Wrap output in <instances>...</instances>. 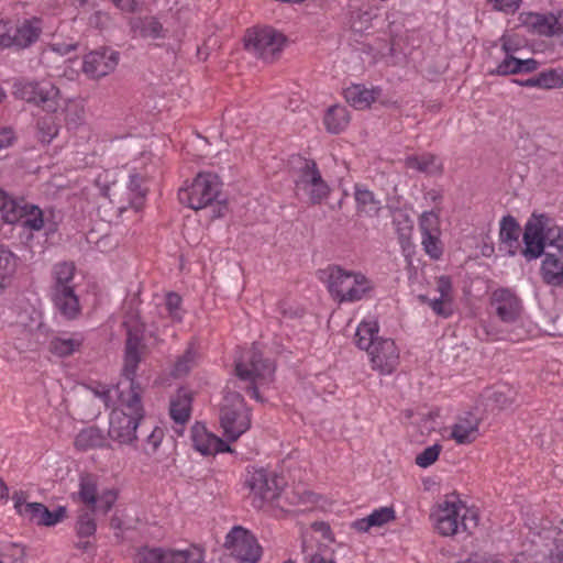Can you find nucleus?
<instances>
[{
    "label": "nucleus",
    "instance_id": "obj_1",
    "mask_svg": "<svg viewBox=\"0 0 563 563\" xmlns=\"http://www.w3.org/2000/svg\"><path fill=\"white\" fill-rule=\"evenodd\" d=\"M141 341L137 334L128 330V340L122 372L123 379L115 386H101L96 395L107 407H113L109 416V438L121 444L132 445L137 440V429L145 416L142 405V389L135 382L140 355Z\"/></svg>",
    "mask_w": 563,
    "mask_h": 563
},
{
    "label": "nucleus",
    "instance_id": "obj_2",
    "mask_svg": "<svg viewBox=\"0 0 563 563\" xmlns=\"http://www.w3.org/2000/svg\"><path fill=\"white\" fill-rule=\"evenodd\" d=\"M434 529L443 537H452L462 531L472 533L478 526L477 509L468 507L459 496L448 495L431 512Z\"/></svg>",
    "mask_w": 563,
    "mask_h": 563
},
{
    "label": "nucleus",
    "instance_id": "obj_3",
    "mask_svg": "<svg viewBox=\"0 0 563 563\" xmlns=\"http://www.w3.org/2000/svg\"><path fill=\"white\" fill-rule=\"evenodd\" d=\"M523 242L522 254L528 261L540 257L547 244L563 253V229L544 214H533L526 223Z\"/></svg>",
    "mask_w": 563,
    "mask_h": 563
},
{
    "label": "nucleus",
    "instance_id": "obj_4",
    "mask_svg": "<svg viewBox=\"0 0 563 563\" xmlns=\"http://www.w3.org/2000/svg\"><path fill=\"white\" fill-rule=\"evenodd\" d=\"M13 95L15 98L32 103L49 113L67 110L71 102L62 96L57 86L46 79L15 82L13 86Z\"/></svg>",
    "mask_w": 563,
    "mask_h": 563
},
{
    "label": "nucleus",
    "instance_id": "obj_5",
    "mask_svg": "<svg viewBox=\"0 0 563 563\" xmlns=\"http://www.w3.org/2000/svg\"><path fill=\"white\" fill-rule=\"evenodd\" d=\"M327 287L339 302H354L363 299L371 291L372 283L360 272L333 266L328 271Z\"/></svg>",
    "mask_w": 563,
    "mask_h": 563
},
{
    "label": "nucleus",
    "instance_id": "obj_6",
    "mask_svg": "<svg viewBox=\"0 0 563 563\" xmlns=\"http://www.w3.org/2000/svg\"><path fill=\"white\" fill-rule=\"evenodd\" d=\"M235 372L241 380L249 382L247 388L251 396L261 401L257 387L268 383L275 372L272 362L262 358V353L256 345L251 346L242 353L235 364Z\"/></svg>",
    "mask_w": 563,
    "mask_h": 563
},
{
    "label": "nucleus",
    "instance_id": "obj_7",
    "mask_svg": "<svg viewBox=\"0 0 563 563\" xmlns=\"http://www.w3.org/2000/svg\"><path fill=\"white\" fill-rule=\"evenodd\" d=\"M251 412L238 393H227L220 406V426L227 441L234 442L251 428Z\"/></svg>",
    "mask_w": 563,
    "mask_h": 563
},
{
    "label": "nucleus",
    "instance_id": "obj_8",
    "mask_svg": "<svg viewBox=\"0 0 563 563\" xmlns=\"http://www.w3.org/2000/svg\"><path fill=\"white\" fill-rule=\"evenodd\" d=\"M222 183L209 172L199 173L189 184L178 191L179 201L192 210H201L210 206L220 195Z\"/></svg>",
    "mask_w": 563,
    "mask_h": 563
},
{
    "label": "nucleus",
    "instance_id": "obj_9",
    "mask_svg": "<svg viewBox=\"0 0 563 563\" xmlns=\"http://www.w3.org/2000/svg\"><path fill=\"white\" fill-rule=\"evenodd\" d=\"M11 500L15 514L23 520L37 526L54 527L66 517L65 507H57L49 510L44 504L30 501V494L24 489H16L12 493Z\"/></svg>",
    "mask_w": 563,
    "mask_h": 563
},
{
    "label": "nucleus",
    "instance_id": "obj_10",
    "mask_svg": "<svg viewBox=\"0 0 563 563\" xmlns=\"http://www.w3.org/2000/svg\"><path fill=\"white\" fill-rule=\"evenodd\" d=\"M0 212L4 222L13 224L21 222L26 229L38 231L44 225L43 211L35 205L24 200L13 199L0 189Z\"/></svg>",
    "mask_w": 563,
    "mask_h": 563
},
{
    "label": "nucleus",
    "instance_id": "obj_11",
    "mask_svg": "<svg viewBox=\"0 0 563 563\" xmlns=\"http://www.w3.org/2000/svg\"><path fill=\"white\" fill-rule=\"evenodd\" d=\"M245 47L257 57L272 62L284 48L285 36L273 27L250 30L245 35Z\"/></svg>",
    "mask_w": 563,
    "mask_h": 563
},
{
    "label": "nucleus",
    "instance_id": "obj_12",
    "mask_svg": "<svg viewBox=\"0 0 563 563\" xmlns=\"http://www.w3.org/2000/svg\"><path fill=\"white\" fill-rule=\"evenodd\" d=\"M245 485L253 496V506L262 508L265 503L277 498L282 490V479L265 468H253L247 472Z\"/></svg>",
    "mask_w": 563,
    "mask_h": 563
},
{
    "label": "nucleus",
    "instance_id": "obj_13",
    "mask_svg": "<svg viewBox=\"0 0 563 563\" xmlns=\"http://www.w3.org/2000/svg\"><path fill=\"white\" fill-rule=\"evenodd\" d=\"M26 319V314H20L19 321L10 329V336L20 352L37 349L46 342L47 338V329L38 313L30 317V323L25 322Z\"/></svg>",
    "mask_w": 563,
    "mask_h": 563
},
{
    "label": "nucleus",
    "instance_id": "obj_14",
    "mask_svg": "<svg viewBox=\"0 0 563 563\" xmlns=\"http://www.w3.org/2000/svg\"><path fill=\"white\" fill-rule=\"evenodd\" d=\"M139 563H203L205 552L197 545L183 550L144 547L137 551Z\"/></svg>",
    "mask_w": 563,
    "mask_h": 563
},
{
    "label": "nucleus",
    "instance_id": "obj_15",
    "mask_svg": "<svg viewBox=\"0 0 563 563\" xmlns=\"http://www.w3.org/2000/svg\"><path fill=\"white\" fill-rule=\"evenodd\" d=\"M295 186L297 191L305 194L312 203H320L330 195V187L313 161H301Z\"/></svg>",
    "mask_w": 563,
    "mask_h": 563
},
{
    "label": "nucleus",
    "instance_id": "obj_16",
    "mask_svg": "<svg viewBox=\"0 0 563 563\" xmlns=\"http://www.w3.org/2000/svg\"><path fill=\"white\" fill-rule=\"evenodd\" d=\"M225 548L242 563H257L262 556L256 538L241 526L233 527L227 534Z\"/></svg>",
    "mask_w": 563,
    "mask_h": 563
},
{
    "label": "nucleus",
    "instance_id": "obj_17",
    "mask_svg": "<svg viewBox=\"0 0 563 563\" xmlns=\"http://www.w3.org/2000/svg\"><path fill=\"white\" fill-rule=\"evenodd\" d=\"M366 352L372 369L380 375L393 374L399 365L400 351L391 339L376 340V344L366 350Z\"/></svg>",
    "mask_w": 563,
    "mask_h": 563
},
{
    "label": "nucleus",
    "instance_id": "obj_18",
    "mask_svg": "<svg viewBox=\"0 0 563 563\" xmlns=\"http://www.w3.org/2000/svg\"><path fill=\"white\" fill-rule=\"evenodd\" d=\"M119 63V53L102 48L93 51L84 57L82 71L92 79L104 77L112 73Z\"/></svg>",
    "mask_w": 563,
    "mask_h": 563
},
{
    "label": "nucleus",
    "instance_id": "obj_19",
    "mask_svg": "<svg viewBox=\"0 0 563 563\" xmlns=\"http://www.w3.org/2000/svg\"><path fill=\"white\" fill-rule=\"evenodd\" d=\"M492 306L504 323H516L522 312L521 300L508 288H498L492 294Z\"/></svg>",
    "mask_w": 563,
    "mask_h": 563
},
{
    "label": "nucleus",
    "instance_id": "obj_20",
    "mask_svg": "<svg viewBox=\"0 0 563 563\" xmlns=\"http://www.w3.org/2000/svg\"><path fill=\"white\" fill-rule=\"evenodd\" d=\"M190 439L192 448L201 455H214L218 453L232 452L231 446L218 435L208 431L205 424L195 423L191 427Z\"/></svg>",
    "mask_w": 563,
    "mask_h": 563
},
{
    "label": "nucleus",
    "instance_id": "obj_21",
    "mask_svg": "<svg viewBox=\"0 0 563 563\" xmlns=\"http://www.w3.org/2000/svg\"><path fill=\"white\" fill-rule=\"evenodd\" d=\"M478 424V419L472 413L460 417L449 428V439L453 440L459 445L470 444L474 442L479 434Z\"/></svg>",
    "mask_w": 563,
    "mask_h": 563
},
{
    "label": "nucleus",
    "instance_id": "obj_22",
    "mask_svg": "<svg viewBox=\"0 0 563 563\" xmlns=\"http://www.w3.org/2000/svg\"><path fill=\"white\" fill-rule=\"evenodd\" d=\"M382 89L379 87H366L362 84H353L344 89L346 102L357 110L369 108L379 100Z\"/></svg>",
    "mask_w": 563,
    "mask_h": 563
},
{
    "label": "nucleus",
    "instance_id": "obj_23",
    "mask_svg": "<svg viewBox=\"0 0 563 563\" xmlns=\"http://www.w3.org/2000/svg\"><path fill=\"white\" fill-rule=\"evenodd\" d=\"M396 511L391 506H384L374 509L368 516L354 520L351 528L358 533H366L372 528H382L394 521Z\"/></svg>",
    "mask_w": 563,
    "mask_h": 563
},
{
    "label": "nucleus",
    "instance_id": "obj_24",
    "mask_svg": "<svg viewBox=\"0 0 563 563\" xmlns=\"http://www.w3.org/2000/svg\"><path fill=\"white\" fill-rule=\"evenodd\" d=\"M52 299L58 312L66 319H76L80 313V305L74 289L52 290Z\"/></svg>",
    "mask_w": 563,
    "mask_h": 563
},
{
    "label": "nucleus",
    "instance_id": "obj_25",
    "mask_svg": "<svg viewBox=\"0 0 563 563\" xmlns=\"http://www.w3.org/2000/svg\"><path fill=\"white\" fill-rule=\"evenodd\" d=\"M74 445L78 451H89L93 449L107 448L110 444L101 429L97 427H87L80 430L74 440Z\"/></svg>",
    "mask_w": 563,
    "mask_h": 563
},
{
    "label": "nucleus",
    "instance_id": "obj_26",
    "mask_svg": "<svg viewBox=\"0 0 563 563\" xmlns=\"http://www.w3.org/2000/svg\"><path fill=\"white\" fill-rule=\"evenodd\" d=\"M42 32V21L37 18L25 19L15 24L14 46L20 48L29 47L40 36Z\"/></svg>",
    "mask_w": 563,
    "mask_h": 563
},
{
    "label": "nucleus",
    "instance_id": "obj_27",
    "mask_svg": "<svg viewBox=\"0 0 563 563\" xmlns=\"http://www.w3.org/2000/svg\"><path fill=\"white\" fill-rule=\"evenodd\" d=\"M520 227L511 216H505L499 223V240L509 255H515L518 249Z\"/></svg>",
    "mask_w": 563,
    "mask_h": 563
},
{
    "label": "nucleus",
    "instance_id": "obj_28",
    "mask_svg": "<svg viewBox=\"0 0 563 563\" xmlns=\"http://www.w3.org/2000/svg\"><path fill=\"white\" fill-rule=\"evenodd\" d=\"M379 325L375 317L371 316L364 318L356 328L355 343L361 350H368L371 346L376 344L378 336Z\"/></svg>",
    "mask_w": 563,
    "mask_h": 563
},
{
    "label": "nucleus",
    "instance_id": "obj_29",
    "mask_svg": "<svg viewBox=\"0 0 563 563\" xmlns=\"http://www.w3.org/2000/svg\"><path fill=\"white\" fill-rule=\"evenodd\" d=\"M405 165L409 169L428 175H439L443 169L441 161L431 153L407 156L405 159Z\"/></svg>",
    "mask_w": 563,
    "mask_h": 563
},
{
    "label": "nucleus",
    "instance_id": "obj_30",
    "mask_svg": "<svg viewBox=\"0 0 563 563\" xmlns=\"http://www.w3.org/2000/svg\"><path fill=\"white\" fill-rule=\"evenodd\" d=\"M354 199L357 212L367 217H375L382 209V203L374 194L364 185L356 184L354 187Z\"/></svg>",
    "mask_w": 563,
    "mask_h": 563
},
{
    "label": "nucleus",
    "instance_id": "obj_31",
    "mask_svg": "<svg viewBox=\"0 0 563 563\" xmlns=\"http://www.w3.org/2000/svg\"><path fill=\"white\" fill-rule=\"evenodd\" d=\"M288 499L305 510L325 509L329 506V500L324 496L305 488L294 490Z\"/></svg>",
    "mask_w": 563,
    "mask_h": 563
},
{
    "label": "nucleus",
    "instance_id": "obj_32",
    "mask_svg": "<svg viewBox=\"0 0 563 563\" xmlns=\"http://www.w3.org/2000/svg\"><path fill=\"white\" fill-rule=\"evenodd\" d=\"M543 280L553 286L563 285V260L554 254L547 253L541 265Z\"/></svg>",
    "mask_w": 563,
    "mask_h": 563
},
{
    "label": "nucleus",
    "instance_id": "obj_33",
    "mask_svg": "<svg viewBox=\"0 0 563 563\" xmlns=\"http://www.w3.org/2000/svg\"><path fill=\"white\" fill-rule=\"evenodd\" d=\"M191 412V395L180 389L170 400L169 413L176 423H185Z\"/></svg>",
    "mask_w": 563,
    "mask_h": 563
},
{
    "label": "nucleus",
    "instance_id": "obj_34",
    "mask_svg": "<svg viewBox=\"0 0 563 563\" xmlns=\"http://www.w3.org/2000/svg\"><path fill=\"white\" fill-rule=\"evenodd\" d=\"M518 19L520 25L527 27L528 31L539 35L551 36V23L549 14L521 12Z\"/></svg>",
    "mask_w": 563,
    "mask_h": 563
},
{
    "label": "nucleus",
    "instance_id": "obj_35",
    "mask_svg": "<svg viewBox=\"0 0 563 563\" xmlns=\"http://www.w3.org/2000/svg\"><path fill=\"white\" fill-rule=\"evenodd\" d=\"M18 267V257L9 249L0 246V292L11 285Z\"/></svg>",
    "mask_w": 563,
    "mask_h": 563
},
{
    "label": "nucleus",
    "instance_id": "obj_36",
    "mask_svg": "<svg viewBox=\"0 0 563 563\" xmlns=\"http://www.w3.org/2000/svg\"><path fill=\"white\" fill-rule=\"evenodd\" d=\"M323 122L330 133H340L347 126L350 115L345 107L334 104L327 110Z\"/></svg>",
    "mask_w": 563,
    "mask_h": 563
},
{
    "label": "nucleus",
    "instance_id": "obj_37",
    "mask_svg": "<svg viewBox=\"0 0 563 563\" xmlns=\"http://www.w3.org/2000/svg\"><path fill=\"white\" fill-rule=\"evenodd\" d=\"M81 343L82 339L78 335H56L49 341L48 350L58 357H65L78 350Z\"/></svg>",
    "mask_w": 563,
    "mask_h": 563
},
{
    "label": "nucleus",
    "instance_id": "obj_38",
    "mask_svg": "<svg viewBox=\"0 0 563 563\" xmlns=\"http://www.w3.org/2000/svg\"><path fill=\"white\" fill-rule=\"evenodd\" d=\"M75 276V265L73 263H58L54 266V285L52 290L74 289L73 279Z\"/></svg>",
    "mask_w": 563,
    "mask_h": 563
},
{
    "label": "nucleus",
    "instance_id": "obj_39",
    "mask_svg": "<svg viewBox=\"0 0 563 563\" xmlns=\"http://www.w3.org/2000/svg\"><path fill=\"white\" fill-rule=\"evenodd\" d=\"M146 190L142 187V177L139 174H131L126 186V199L129 207L140 210L144 203Z\"/></svg>",
    "mask_w": 563,
    "mask_h": 563
},
{
    "label": "nucleus",
    "instance_id": "obj_40",
    "mask_svg": "<svg viewBox=\"0 0 563 563\" xmlns=\"http://www.w3.org/2000/svg\"><path fill=\"white\" fill-rule=\"evenodd\" d=\"M59 132V125L54 118H43L37 121L36 137L43 144H49Z\"/></svg>",
    "mask_w": 563,
    "mask_h": 563
},
{
    "label": "nucleus",
    "instance_id": "obj_41",
    "mask_svg": "<svg viewBox=\"0 0 563 563\" xmlns=\"http://www.w3.org/2000/svg\"><path fill=\"white\" fill-rule=\"evenodd\" d=\"M24 548L18 543H0V563H24Z\"/></svg>",
    "mask_w": 563,
    "mask_h": 563
},
{
    "label": "nucleus",
    "instance_id": "obj_42",
    "mask_svg": "<svg viewBox=\"0 0 563 563\" xmlns=\"http://www.w3.org/2000/svg\"><path fill=\"white\" fill-rule=\"evenodd\" d=\"M419 230L421 235L424 234H442L440 213L433 210L424 211L419 217Z\"/></svg>",
    "mask_w": 563,
    "mask_h": 563
},
{
    "label": "nucleus",
    "instance_id": "obj_43",
    "mask_svg": "<svg viewBox=\"0 0 563 563\" xmlns=\"http://www.w3.org/2000/svg\"><path fill=\"white\" fill-rule=\"evenodd\" d=\"M421 245L424 252L432 258L439 260L443 254V244L441 234H424L421 235Z\"/></svg>",
    "mask_w": 563,
    "mask_h": 563
},
{
    "label": "nucleus",
    "instance_id": "obj_44",
    "mask_svg": "<svg viewBox=\"0 0 563 563\" xmlns=\"http://www.w3.org/2000/svg\"><path fill=\"white\" fill-rule=\"evenodd\" d=\"M197 354L192 347H188L186 352L177 360L173 368V376L181 377L189 373L196 364Z\"/></svg>",
    "mask_w": 563,
    "mask_h": 563
},
{
    "label": "nucleus",
    "instance_id": "obj_45",
    "mask_svg": "<svg viewBox=\"0 0 563 563\" xmlns=\"http://www.w3.org/2000/svg\"><path fill=\"white\" fill-rule=\"evenodd\" d=\"M97 483L95 478L90 476H85L80 479V489H79V496L82 503H85L88 506H92V504H97Z\"/></svg>",
    "mask_w": 563,
    "mask_h": 563
},
{
    "label": "nucleus",
    "instance_id": "obj_46",
    "mask_svg": "<svg viewBox=\"0 0 563 563\" xmlns=\"http://www.w3.org/2000/svg\"><path fill=\"white\" fill-rule=\"evenodd\" d=\"M442 451V445L439 443H434L428 448H426L422 452H420L416 456V464L421 468H428L439 459V455Z\"/></svg>",
    "mask_w": 563,
    "mask_h": 563
},
{
    "label": "nucleus",
    "instance_id": "obj_47",
    "mask_svg": "<svg viewBox=\"0 0 563 563\" xmlns=\"http://www.w3.org/2000/svg\"><path fill=\"white\" fill-rule=\"evenodd\" d=\"M542 89H554L563 87V70L548 69L538 74Z\"/></svg>",
    "mask_w": 563,
    "mask_h": 563
},
{
    "label": "nucleus",
    "instance_id": "obj_48",
    "mask_svg": "<svg viewBox=\"0 0 563 563\" xmlns=\"http://www.w3.org/2000/svg\"><path fill=\"white\" fill-rule=\"evenodd\" d=\"M118 499V492L113 488H107L99 492L97 495V504H92V507L97 511L107 514Z\"/></svg>",
    "mask_w": 563,
    "mask_h": 563
},
{
    "label": "nucleus",
    "instance_id": "obj_49",
    "mask_svg": "<svg viewBox=\"0 0 563 563\" xmlns=\"http://www.w3.org/2000/svg\"><path fill=\"white\" fill-rule=\"evenodd\" d=\"M420 299L423 302H427L430 306V308L432 309V311L440 317L449 318L453 313V301L452 300H446L444 298H439V297L429 299L424 296H421Z\"/></svg>",
    "mask_w": 563,
    "mask_h": 563
},
{
    "label": "nucleus",
    "instance_id": "obj_50",
    "mask_svg": "<svg viewBox=\"0 0 563 563\" xmlns=\"http://www.w3.org/2000/svg\"><path fill=\"white\" fill-rule=\"evenodd\" d=\"M519 65V58H516L512 55H506V57L497 65L493 74L506 76L522 73V68H520Z\"/></svg>",
    "mask_w": 563,
    "mask_h": 563
},
{
    "label": "nucleus",
    "instance_id": "obj_51",
    "mask_svg": "<svg viewBox=\"0 0 563 563\" xmlns=\"http://www.w3.org/2000/svg\"><path fill=\"white\" fill-rule=\"evenodd\" d=\"M165 437L164 429L161 427H155L152 432L145 439L144 451L146 454L152 455L155 454L163 442Z\"/></svg>",
    "mask_w": 563,
    "mask_h": 563
},
{
    "label": "nucleus",
    "instance_id": "obj_52",
    "mask_svg": "<svg viewBox=\"0 0 563 563\" xmlns=\"http://www.w3.org/2000/svg\"><path fill=\"white\" fill-rule=\"evenodd\" d=\"M15 24L11 21H0V45L2 47L14 46Z\"/></svg>",
    "mask_w": 563,
    "mask_h": 563
},
{
    "label": "nucleus",
    "instance_id": "obj_53",
    "mask_svg": "<svg viewBox=\"0 0 563 563\" xmlns=\"http://www.w3.org/2000/svg\"><path fill=\"white\" fill-rule=\"evenodd\" d=\"M371 25V14L366 11L355 10L351 13V27L356 32H363Z\"/></svg>",
    "mask_w": 563,
    "mask_h": 563
},
{
    "label": "nucleus",
    "instance_id": "obj_54",
    "mask_svg": "<svg viewBox=\"0 0 563 563\" xmlns=\"http://www.w3.org/2000/svg\"><path fill=\"white\" fill-rule=\"evenodd\" d=\"M180 303L181 298L177 294L170 292L166 296V309L168 310L169 316L177 321L181 320Z\"/></svg>",
    "mask_w": 563,
    "mask_h": 563
},
{
    "label": "nucleus",
    "instance_id": "obj_55",
    "mask_svg": "<svg viewBox=\"0 0 563 563\" xmlns=\"http://www.w3.org/2000/svg\"><path fill=\"white\" fill-rule=\"evenodd\" d=\"M96 532V522L90 515H84L77 522V533L79 537H90Z\"/></svg>",
    "mask_w": 563,
    "mask_h": 563
},
{
    "label": "nucleus",
    "instance_id": "obj_56",
    "mask_svg": "<svg viewBox=\"0 0 563 563\" xmlns=\"http://www.w3.org/2000/svg\"><path fill=\"white\" fill-rule=\"evenodd\" d=\"M488 4L493 7L494 10L500 11L504 13H514L516 12L520 4L521 0H486Z\"/></svg>",
    "mask_w": 563,
    "mask_h": 563
},
{
    "label": "nucleus",
    "instance_id": "obj_57",
    "mask_svg": "<svg viewBox=\"0 0 563 563\" xmlns=\"http://www.w3.org/2000/svg\"><path fill=\"white\" fill-rule=\"evenodd\" d=\"M142 34L145 37L158 38L163 36V26L155 19H148L144 22Z\"/></svg>",
    "mask_w": 563,
    "mask_h": 563
},
{
    "label": "nucleus",
    "instance_id": "obj_58",
    "mask_svg": "<svg viewBox=\"0 0 563 563\" xmlns=\"http://www.w3.org/2000/svg\"><path fill=\"white\" fill-rule=\"evenodd\" d=\"M437 291L439 292V298H444L446 300L453 301L452 282L448 276H441L438 278Z\"/></svg>",
    "mask_w": 563,
    "mask_h": 563
},
{
    "label": "nucleus",
    "instance_id": "obj_59",
    "mask_svg": "<svg viewBox=\"0 0 563 563\" xmlns=\"http://www.w3.org/2000/svg\"><path fill=\"white\" fill-rule=\"evenodd\" d=\"M15 140L16 135L12 128L4 126L0 129V151L12 146Z\"/></svg>",
    "mask_w": 563,
    "mask_h": 563
},
{
    "label": "nucleus",
    "instance_id": "obj_60",
    "mask_svg": "<svg viewBox=\"0 0 563 563\" xmlns=\"http://www.w3.org/2000/svg\"><path fill=\"white\" fill-rule=\"evenodd\" d=\"M551 23V36L563 34V10L549 14Z\"/></svg>",
    "mask_w": 563,
    "mask_h": 563
},
{
    "label": "nucleus",
    "instance_id": "obj_61",
    "mask_svg": "<svg viewBox=\"0 0 563 563\" xmlns=\"http://www.w3.org/2000/svg\"><path fill=\"white\" fill-rule=\"evenodd\" d=\"M311 528L313 531L319 532L322 536V538L328 540L329 542L334 541V537L329 523L324 521H316L311 525Z\"/></svg>",
    "mask_w": 563,
    "mask_h": 563
},
{
    "label": "nucleus",
    "instance_id": "obj_62",
    "mask_svg": "<svg viewBox=\"0 0 563 563\" xmlns=\"http://www.w3.org/2000/svg\"><path fill=\"white\" fill-rule=\"evenodd\" d=\"M48 48L52 51V52H55L57 53L58 55H66L68 54L70 51L75 49L76 48V44L75 43H60V42H54V43H51L48 45Z\"/></svg>",
    "mask_w": 563,
    "mask_h": 563
},
{
    "label": "nucleus",
    "instance_id": "obj_63",
    "mask_svg": "<svg viewBox=\"0 0 563 563\" xmlns=\"http://www.w3.org/2000/svg\"><path fill=\"white\" fill-rule=\"evenodd\" d=\"M501 48L506 53V55H511L514 52L518 49V45L512 42L511 36L503 35L500 37Z\"/></svg>",
    "mask_w": 563,
    "mask_h": 563
},
{
    "label": "nucleus",
    "instance_id": "obj_64",
    "mask_svg": "<svg viewBox=\"0 0 563 563\" xmlns=\"http://www.w3.org/2000/svg\"><path fill=\"white\" fill-rule=\"evenodd\" d=\"M123 11L133 12L136 10L140 0H112Z\"/></svg>",
    "mask_w": 563,
    "mask_h": 563
}]
</instances>
